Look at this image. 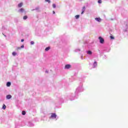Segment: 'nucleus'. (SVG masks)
I'll return each instance as SVG.
<instances>
[{
  "instance_id": "nucleus-1",
  "label": "nucleus",
  "mask_w": 128,
  "mask_h": 128,
  "mask_svg": "<svg viewBox=\"0 0 128 128\" xmlns=\"http://www.w3.org/2000/svg\"><path fill=\"white\" fill-rule=\"evenodd\" d=\"M98 40H100V44H104V40L102 36H100Z\"/></svg>"
},
{
  "instance_id": "nucleus-2",
  "label": "nucleus",
  "mask_w": 128,
  "mask_h": 128,
  "mask_svg": "<svg viewBox=\"0 0 128 128\" xmlns=\"http://www.w3.org/2000/svg\"><path fill=\"white\" fill-rule=\"evenodd\" d=\"M72 68V66L70 64H66L64 66V68L66 70H68Z\"/></svg>"
},
{
  "instance_id": "nucleus-3",
  "label": "nucleus",
  "mask_w": 128,
  "mask_h": 128,
  "mask_svg": "<svg viewBox=\"0 0 128 128\" xmlns=\"http://www.w3.org/2000/svg\"><path fill=\"white\" fill-rule=\"evenodd\" d=\"M84 10H86V6H84L82 7V12H81V14H84Z\"/></svg>"
},
{
  "instance_id": "nucleus-4",
  "label": "nucleus",
  "mask_w": 128,
  "mask_h": 128,
  "mask_svg": "<svg viewBox=\"0 0 128 128\" xmlns=\"http://www.w3.org/2000/svg\"><path fill=\"white\" fill-rule=\"evenodd\" d=\"M51 118H56V114L55 113L52 114Z\"/></svg>"
},
{
  "instance_id": "nucleus-5",
  "label": "nucleus",
  "mask_w": 128,
  "mask_h": 128,
  "mask_svg": "<svg viewBox=\"0 0 128 128\" xmlns=\"http://www.w3.org/2000/svg\"><path fill=\"white\" fill-rule=\"evenodd\" d=\"M6 98L7 100H10V99L12 98V95H10V94L7 95Z\"/></svg>"
},
{
  "instance_id": "nucleus-6",
  "label": "nucleus",
  "mask_w": 128,
  "mask_h": 128,
  "mask_svg": "<svg viewBox=\"0 0 128 128\" xmlns=\"http://www.w3.org/2000/svg\"><path fill=\"white\" fill-rule=\"evenodd\" d=\"M19 12H24V8H21L19 10Z\"/></svg>"
},
{
  "instance_id": "nucleus-7",
  "label": "nucleus",
  "mask_w": 128,
  "mask_h": 128,
  "mask_svg": "<svg viewBox=\"0 0 128 128\" xmlns=\"http://www.w3.org/2000/svg\"><path fill=\"white\" fill-rule=\"evenodd\" d=\"M96 20H97V22H102V19L100 18H96Z\"/></svg>"
},
{
  "instance_id": "nucleus-8",
  "label": "nucleus",
  "mask_w": 128,
  "mask_h": 128,
  "mask_svg": "<svg viewBox=\"0 0 128 128\" xmlns=\"http://www.w3.org/2000/svg\"><path fill=\"white\" fill-rule=\"evenodd\" d=\"M22 2H20L19 4H18V8H22Z\"/></svg>"
},
{
  "instance_id": "nucleus-9",
  "label": "nucleus",
  "mask_w": 128,
  "mask_h": 128,
  "mask_svg": "<svg viewBox=\"0 0 128 128\" xmlns=\"http://www.w3.org/2000/svg\"><path fill=\"white\" fill-rule=\"evenodd\" d=\"M110 40H114V36L112 34L110 35Z\"/></svg>"
},
{
  "instance_id": "nucleus-10",
  "label": "nucleus",
  "mask_w": 128,
  "mask_h": 128,
  "mask_svg": "<svg viewBox=\"0 0 128 128\" xmlns=\"http://www.w3.org/2000/svg\"><path fill=\"white\" fill-rule=\"evenodd\" d=\"M50 50V47L48 46L45 48V51L48 52V51Z\"/></svg>"
},
{
  "instance_id": "nucleus-11",
  "label": "nucleus",
  "mask_w": 128,
  "mask_h": 128,
  "mask_svg": "<svg viewBox=\"0 0 128 128\" xmlns=\"http://www.w3.org/2000/svg\"><path fill=\"white\" fill-rule=\"evenodd\" d=\"M87 54H92V51H90V50H88V51Z\"/></svg>"
},
{
  "instance_id": "nucleus-12",
  "label": "nucleus",
  "mask_w": 128,
  "mask_h": 128,
  "mask_svg": "<svg viewBox=\"0 0 128 128\" xmlns=\"http://www.w3.org/2000/svg\"><path fill=\"white\" fill-rule=\"evenodd\" d=\"M10 84H11L10 82H8L6 84V86H10Z\"/></svg>"
},
{
  "instance_id": "nucleus-13",
  "label": "nucleus",
  "mask_w": 128,
  "mask_h": 128,
  "mask_svg": "<svg viewBox=\"0 0 128 128\" xmlns=\"http://www.w3.org/2000/svg\"><path fill=\"white\" fill-rule=\"evenodd\" d=\"M75 18H76L77 19V20H78V18H80V15H76V16H75Z\"/></svg>"
},
{
  "instance_id": "nucleus-14",
  "label": "nucleus",
  "mask_w": 128,
  "mask_h": 128,
  "mask_svg": "<svg viewBox=\"0 0 128 128\" xmlns=\"http://www.w3.org/2000/svg\"><path fill=\"white\" fill-rule=\"evenodd\" d=\"M6 106L5 104H4L2 106L3 110H6Z\"/></svg>"
},
{
  "instance_id": "nucleus-15",
  "label": "nucleus",
  "mask_w": 128,
  "mask_h": 128,
  "mask_svg": "<svg viewBox=\"0 0 128 128\" xmlns=\"http://www.w3.org/2000/svg\"><path fill=\"white\" fill-rule=\"evenodd\" d=\"M12 56H16V52H13L12 53Z\"/></svg>"
},
{
  "instance_id": "nucleus-16",
  "label": "nucleus",
  "mask_w": 128,
  "mask_h": 128,
  "mask_svg": "<svg viewBox=\"0 0 128 128\" xmlns=\"http://www.w3.org/2000/svg\"><path fill=\"white\" fill-rule=\"evenodd\" d=\"M98 66V63L96 62H94V66Z\"/></svg>"
},
{
  "instance_id": "nucleus-17",
  "label": "nucleus",
  "mask_w": 128,
  "mask_h": 128,
  "mask_svg": "<svg viewBox=\"0 0 128 128\" xmlns=\"http://www.w3.org/2000/svg\"><path fill=\"white\" fill-rule=\"evenodd\" d=\"M46 2H48V4H50V0H45Z\"/></svg>"
},
{
  "instance_id": "nucleus-18",
  "label": "nucleus",
  "mask_w": 128,
  "mask_h": 128,
  "mask_svg": "<svg viewBox=\"0 0 128 128\" xmlns=\"http://www.w3.org/2000/svg\"><path fill=\"white\" fill-rule=\"evenodd\" d=\"M52 7L54 8H56V4H52Z\"/></svg>"
},
{
  "instance_id": "nucleus-19",
  "label": "nucleus",
  "mask_w": 128,
  "mask_h": 128,
  "mask_svg": "<svg viewBox=\"0 0 128 128\" xmlns=\"http://www.w3.org/2000/svg\"><path fill=\"white\" fill-rule=\"evenodd\" d=\"M23 18H24V20H26V18H28V16H24Z\"/></svg>"
},
{
  "instance_id": "nucleus-20",
  "label": "nucleus",
  "mask_w": 128,
  "mask_h": 128,
  "mask_svg": "<svg viewBox=\"0 0 128 128\" xmlns=\"http://www.w3.org/2000/svg\"><path fill=\"white\" fill-rule=\"evenodd\" d=\"M22 114L23 116H24V114H26V112H25L24 111H22Z\"/></svg>"
},
{
  "instance_id": "nucleus-21",
  "label": "nucleus",
  "mask_w": 128,
  "mask_h": 128,
  "mask_svg": "<svg viewBox=\"0 0 128 128\" xmlns=\"http://www.w3.org/2000/svg\"><path fill=\"white\" fill-rule=\"evenodd\" d=\"M98 4H102V0H98Z\"/></svg>"
},
{
  "instance_id": "nucleus-22",
  "label": "nucleus",
  "mask_w": 128,
  "mask_h": 128,
  "mask_svg": "<svg viewBox=\"0 0 128 128\" xmlns=\"http://www.w3.org/2000/svg\"><path fill=\"white\" fill-rule=\"evenodd\" d=\"M16 50H20V47H17Z\"/></svg>"
},
{
  "instance_id": "nucleus-23",
  "label": "nucleus",
  "mask_w": 128,
  "mask_h": 128,
  "mask_svg": "<svg viewBox=\"0 0 128 128\" xmlns=\"http://www.w3.org/2000/svg\"><path fill=\"white\" fill-rule=\"evenodd\" d=\"M30 44H34V42L33 41H32Z\"/></svg>"
},
{
  "instance_id": "nucleus-24",
  "label": "nucleus",
  "mask_w": 128,
  "mask_h": 128,
  "mask_svg": "<svg viewBox=\"0 0 128 128\" xmlns=\"http://www.w3.org/2000/svg\"><path fill=\"white\" fill-rule=\"evenodd\" d=\"M24 45H22L21 46V48H24Z\"/></svg>"
},
{
  "instance_id": "nucleus-25",
  "label": "nucleus",
  "mask_w": 128,
  "mask_h": 128,
  "mask_svg": "<svg viewBox=\"0 0 128 128\" xmlns=\"http://www.w3.org/2000/svg\"><path fill=\"white\" fill-rule=\"evenodd\" d=\"M21 42H24V39L21 40Z\"/></svg>"
},
{
  "instance_id": "nucleus-26",
  "label": "nucleus",
  "mask_w": 128,
  "mask_h": 128,
  "mask_svg": "<svg viewBox=\"0 0 128 128\" xmlns=\"http://www.w3.org/2000/svg\"><path fill=\"white\" fill-rule=\"evenodd\" d=\"M53 14H56V12L54 11H53Z\"/></svg>"
}]
</instances>
